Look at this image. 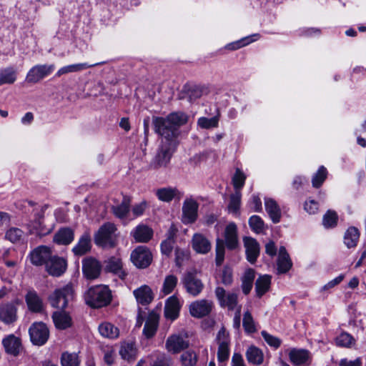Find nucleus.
Segmentation results:
<instances>
[{"instance_id": "f257e3e1", "label": "nucleus", "mask_w": 366, "mask_h": 366, "mask_svg": "<svg viewBox=\"0 0 366 366\" xmlns=\"http://www.w3.org/2000/svg\"><path fill=\"white\" fill-rule=\"evenodd\" d=\"M188 117L183 112H174L166 118L155 117L153 119L154 130L162 137L176 139L179 134V127L186 124Z\"/></svg>"}, {"instance_id": "f03ea898", "label": "nucleus", "mask_w": 366, "mask_h": 366, "mask_svg": "<svg viewBox=\"0 0 366 366\" xmlns=\"http://www.w3.org/2000/svg\"><path fill=\"white\" fill-rule=\"evenodd\" d=\"M176 147V139L169 137H162L157 154L149 164V168L152 169H158L162 167H166L169 163Z\"/></svg>"}, {"instance_id": "7ed1b4c3", "label": "nucleus", "mask_w": 366, "mask_h": 366, "mask_svg": "<svg viewBox=\"0 0 366 366\" xmlns=\"http://www.w3.org/2000/svg\"><path fill=\"white\" fill-rule=\"evenodd\" d=\"M112 300L108 287L97 285L88 290L85 295L86 303L92 307L100 308L107 306Z\"/></svg>"}, {"instance_id": "20e7f679", "label": "nucleus", "mask_w": 366, "mask_h": 366, "mask_svg": "<svg viewBox=\"0 0 366 366\" xmlns=\"http://www.w3.org/2000/svg\"><path fill=\"white\" fill-rule=\"evenodd\" d=\"M116 231L117 227L114 223H104L94 236L95 244L103 247H114L117 242Z\"/></svg>"}, {"instance_id": "39448f33", "label": "nucleus", "mask_w": 366, "mask_h": 366, "mask_svg": "<svg viewBox=\"0 0 366 366\" xmlns=\"http://www.w3.org/2000/svg\"><path fill=\"white\" fill-rule=\"evenodd\" d=\"M74 290L73 285L69 283L58 288L50 295L49 301L53 307L64 310L69 302L74 299Z\"/></svg>"}, {"instance_id": "423d86ee", "label": "nucleus", "mask_w": 366, "mask_h": 366, "mask_svg": "<svg viewBox=\"0 0 366 366\" xmlns=\"http://www.w3.org/2000/svg\"><path fill=\"white\" fill-rule=\"evenodd\" d=\"M216 342L218 345L217 360L219 362H224L229 359L230 350V338L229 332L224 327H222L216 337Z\"/></svg>"}, {"instance_id": "0eeeda50", "label": "nucleus", "mask_w": 366, "mask_h": 366, "mask_svg": "<svg viewBox=\"0 0 366 366\" xmlns=\"http://www.w3.org/2000/svg\"><path fill=\"white\" fill-rule=\"evenodd\" d=\"M215 296L222 307H227L229 310H236L238 307L237 295L234 292H227L223 287H217L214 291Z\"/></svg>"}, {"instance_id": "6e6552de", "label": "nucleus", "mask_w": 366, "mask_h": 366, "mask_svg": "<svg viewBox=\"0 0 366 366\" xmlns=\"http://www.w3.org/2000/svg\"><path fill=\"white\" fill-rule=\"evenodd\" d=\"M31 341L34 345L41 346L44 345L49 337V330L44 322H34L29 330Z\"/></svg>"}, {"instance_id": "1a4fd4ad", "label": "nucleus", "mask_w": 366, "mask_h": 366, "mask_svg": "<svg viewBox=\"0 0 366 366\" xmlns=\"http://www.w3.org/2000/svg\"><path fill=\"white\" fill-rule=\"evenodd\" d=\"M54 69V64L35 65L28 71L26 81L29 83L36 84L51 74Z\"/></svg>"}, {"instance_id": "9d476101", "label": "nucleus", "mask_w": 366, "mask_h": 366, "mask_svg": "<svg viewBox=\"0 0 366 366\" xmlns=\"http://www.w3.org/2000/svg\"><path fill=\"white\" fill-rule=\"evenodd\" d=\"M19 300L4 302L0 305V321L5 325H11L17 320V305Z\"/></svg>"}, {"instance_id": "9b49d317", "label": "nucleus", "mask_w": 366, "mask_h": 366, "mask_svg": "<svg viewBox=\"0 0 366 366\" xmlns=\"http://www.w3.org/2000/svg\"><path fill=\"white\" fill-rule=\"evenodd\" d=\"M182 283L187 293L193 297L199 295L204 288L202 280L197 277L196 274L191 272L184 274Z\"/></svg>"}, {"instance_id": "f8f14e48", "label": "nucleus", "mask_w": 366, "mask_h": 366, "mask_svg": "<svg viewBox=\"0 0 366 366\" xmlns=\"http://www.w3.org/2000/svg\"><path fill=\"white\" fill-rule=\"evenodd\" d=\"M150 251L144 246L137 247L131 254V260L139 268L147 267L152 262Z\"/></svg>"}, {"instance_id": "ddd939ff", "label": "nucleus", "mask_w": 366, "mask_h": 366, "mask_svg": "<svg viewBox=\"0 0 366 366\" xmlns=\"http://www.w3.org/2000/svg\"><path fill=\"white\" fill-rule=\"evenodd\" d=\"M189 342L187 337L179 334H173L169 336L165 342L167 350L173 354H177L189 347Z\"/></svg>"}, {"instance_id": "4468645a", "label": "nucleus", "mask_w": 366, "mask_h": 366, "mask_svg": "<svg viewBox=\"0 0 366 366\" xmlns=\"http://www.w3.org/2000/svg\"><path fill=\"white\" fill-rule=\"evenodd\" d=\"M102 271V264L96 258L88 257L82 260V272L84 276L89 280L99 277Z\"/></svg>"}, {"instance_id": "2eb2a0df", "label": "nucleus", "mask_w": 366, "mask_h": 366, "mask_svg": "<svg viewBox=\"0 0 366 366\" xmlns=\"http://www.w3.org/2000/svg\"><path fill=\"white\" fill-rule=\"evenodd\" d=\"M199 204L192 198L186 199L182 205V221L184 224L194 223L197 218Z\"/></svg>"}, {"instance_id": "dca6fc26", "label": "nucleus", "mask_w": 366, "mask_h": 366, "mask_svg": "<svg viewBox=\"0 0 366 366\" xmlns=\"http://www.w3.org/2000/svg\"><path fill=\"white\" fill-rule=\"evenodd\" d=\"M66 261L64 258L52 255L51 252L46 262V269L49 274L59 277L66 271Z\"/></svg>"}, {"instance_id": "f3484780", "label": "nucleus", "mask_w": 366, "mask_h": 366, "mask_svg": "<svg viewBox=\"0 0 366 366\" xmlns=\"http://www.w3.org/2000/svg\"><path fill=\"white\" fill-rule=\"evenodd\" d=\"M213 308V302L207 300H199L192 302L189 312L194 317L201 318L208 315Z\"/></svg>"}, {"instance_id": "a211bd4d", "label": "nucleus", "mask_w": 366, "mask_h": 366, "mask_svg": "<svg viewBox=\"0 0 366 366\" xmlns=\"http://www.w3.org/2000/svg\"><path fill=\"white\" fill-rule=\"evenodd\" d=\"M154 194L157 199L163 202L169 203L173 199H179L182 197L183 193L177 187H164L157 189Z\"/></svg>"}, {"instance_id": "6ab92c4d", "label": "nucleus", "mask_w": 366, "mask_h": 366, "mask_svg": "<svg viewBox=\"0 0 366 366\" xmlns=\"http://www.w3.org/2000/svg\"><path fill=\"white\" fill-rule=\"evenodd\" d=\"M244 246L247 259L252 264H254L259 255V244L257 241L250 237H244L243 238Z\"/></svg>"}, {"instance_id": "aec40b11", "label": "nucleus", "mask_w": 366, "mask_h": 366, "mask_svg": "<svg viewBox=\"0 0 366 366\" xmlns=\"http://www.w3.org/2000/svg\"><path fill=\"white\" fill-rule=\"evenodd\" d=\"M51 250L46 246H39L34 249L29 254L31 262L36 266L45 264L50 257Z\"/></svg>"}, {"instance_id": "412c9836", "label": "nucleus", "mask_w": 366, "mask_h": 366, "mask_svg": "<svg viewBox=\"0 0 366 366\" xmlns=\"http://www.w3.org/2000/svg\"><path fill=\"white\" fill-rule=\"evenodd\" d=\"M181 307L179 300L176 295L169 297L165 302L164 317L172 321L176 320L179 315Z\"/></svg>"}, {"instance_id": "4be33fe9", "label": "nucleus", "mask_w": 366, "mask_h": 366, "mask_svg": "<svg viewBox=\"0 0 366 366\" xmlns=\"http://www.w3.org/2000/svg\"><path fill=\"white\" fill-rule=\"evenodd\" d=\"M224 241L227 249H235L239 245L237 227L235 223H229L224 229Z\"/></svg>"}, {"instance_id": "5701e85b", "label": "nucleus", "mask_w": 366, "mask_h": 366, "mask_svg": "<svg viewBox=\"0 0 366 366\" xmlns=\"http://www.w3.org/2000/svg\"><path fill=\"white\" fill-rule=\"evenodd\" d=\"M193 249L199 254H207L211 249V242L201 233H195L192 239Z\"/></svg>"}, {"instance_id": "b1692460", "label": "nucleus", "mask_w": 366, "mask_h": 366, "mask_svg": "<svg viewBox=\"0 0 366 366\" xmlns=\"http://www.w3.org/2000/svg\"><path fill=\"white\" fill-rule=\"evenodd\" d=\"M159 316L154 312H152L149 314V316L146 320L143 328V335L150 339L153 337L158 329Z\"/></svg>"}, {"instance_id": "393cba45", "label": "nucleus", "mask_w": 366, "mask_h": 366, "mask_svg": "<svg viewBox=\"0 0 366 366\" xmlns=\"http://www.w3.org/2000/svg\"><path fill=\"white\" fill-rule=\"evenodd\" d=\"M131 199L124 197L122 202L112 207L114 216L122 220H129L130 219Z\"/></svg>"}, {"instance_id": "a878e982", "label": "nucleus", "mask_w": 366, "mask_h": 366, "mask_svg": "<svg viewBox=\"0 0 366 366\" xmlns=\"http://www.w3.org/2000/svg\"><path fill=\"white\" fill-rule=\"evenodd\" d=\"M289 358L295 366H306L310 364V352L306 350L292 349L289 353Z\"/></svg>"}, {"instance_id": "bb28decb", "label": "nucleus", "mask_w": 366, "mask_h": 366, "mask_svg": "<svg viewBox=\"0 0 366 366\" xmlns=\"http://www.w3.org/2000/svg\"><path fill=\"white\" fill-rule=\"evenodd\" d=\"M25 301L29 310L32 312H41L44 310V303L42 299L34 290H29L26 296Z\"/></svg>"}, {"instance_id": "cd10ccee", "label": "nucleus", "mask_w": 366, "mask_h": 366, "mask_svg": "<svg viewBox=\"0 0 366 366\" xmlns=\"http://www.w3.org/2000/svg\"><path fill=\"white\" fill-rule=\"evenodd\" d=\"M131 236L137 242H147L153 236V230L149 226L140 224L131 232Z\"/></svg>"}, {"instance_id": "c85d7f7f", "label": "nucleus", "mask_w": 366, "mask_h": 366, "mask_svg": "<svg viewBox=\"0 0 366 366\" xmlns=\"http://www.w3.org/2000/svg\"><path fill=\"white\" fill-rule=\"evenodd\" d=\"M5 351L11 355L17 356L21 350V340L14 335H9L2 341Z\"/></svg>"}, {"instance_id": "c756f323", "label": "nucleus", "mask_w": 366, "mask_h": 366, "mask_svg": "<svg viewBox=\"0 0 366 366\" xmlns=\"http://www.w3.org/2000/svg\"><path fill=\"white\" fill-rule=\"evenodd\" d=\"M74 239V230L69 227H62L55 233L53 241L59 245H68L72 242Z\"/></svg>"}, {"instance_id": "7c9ffc66", "label": "nucleus", "mask_w": 366, "mask_h": 366, "mask_svg": "<svg viewBox=\"0 0 366 366\" xmlns=\"http://www.w3.org/2000/svg\"><path fill=\"white\" fill-rule=\"evenodd\" d=\"M92 241L89 233L83 234L79 239L76 245L72 248V252L76 256H82L90 252Z\"/></svg>"}, {"instance_id": "2f4dec72", "label": "nucleus", "mask_w": 366, "mask_h": 366, "mask_svg": "<svg viewBox=\"0 0 366 366\" xmlns=\"http://www.w3.org/2000/svg\"><path fill=\"white\" fill-rule=\"evenodd\" d=\"M52 320L56 328L58 330H66L72 325L71 316L63 310L54 312L52 314Z\"/></svg>"}, {"instance_id": "473e14b6", "label": "nucleus", "mask_w": 366, "mask_h": 366, "mask_svg": "<svg viewBox=\"0 0 366 366\" xmlns=\"http://www.w3.org/2000/svg\"><path fill=\"white\" fill-rule=\"evenodd\" d=\"M264 207L273 223L280 222L282 217L281 209L275 200L271 198H264Z\"/></svg>"}, {"instance_id": "72a5a7b5", "label": "nucleus", "mask_w": 366, "mask_h": 366, "mask_svg": "<svg viewBox=\"0 0 366 366\" xmlns=\"http://www.w3.org/2000/svg\"><path fill=\"white\" fill-rule=\"evenodd\" d=\"M277 264L278 274H284L287 272L292 266V260L285 247H281L279 249Z\"/></svg>"}, {"instance_id": "f704fd0d", "label": "nucleus", "mask_w": 366, "mask_h": 366, "mask_svg": "<svg viewBox=\"0 0 366 366\" xmlns=\"http://www.w3.org/2000/svg\"><path fill=\"white\" fill-rule=\"evenodd\" d=\"M133 294L137 302L142 305L149 304L154 298L152 289L147 285H142L134 290Z\"/></svg>"}, {"instance_id": "c9c22d12", "label": "nucleus", "mask_w": 366, "mask_h": 366, "mask_svg": "<svg viewBox=\"0 0 366 366\" xmlns=\"http://www.w3.org/2000/svg\"><path fill=\"white\" fill-rule=\"evenodd\" d=\"M106 269L114 273L122 280H124L127 275V273L123 269L122 260L119 257H112L109 258L106 264Z\"/></svg>"}, {"instance_id": "e433bc0d", "label": "nucleus", "mask_w": 366, "mask_h": 366, "mask_svg": "<svg viewBox=\"0 0 366 366\" xmlns=\"http://www.w3.org/2000/svg\"><path fill=\"white\" fill-rule=\"evenodd\" d=\"M98 64V63L92 64H89L88 63H79L64 66L57 71V72L56 73V76H61L63 74L81 71Z\"/></svg>"}, {"instance_id": "4c0bfd02", "label": "nucleus", "mask_w": 366, "mask_h": 366, "mask_svg": "<svg viewBox=\"0 0 366 366\" xmlns=\"http://www.w3.org/2000/svg\"><path fill=\"white\" fill-rule=\"evenodd\" d=\"M24 232L19 227H11L5 232L4 238L12 244H19L23 242Z\"/></svg>"}, {"instance_id": "58836bf2", "label": "nucleus", "mask_w": 366, "mask_h": 366, "mask_svg": "<svg viewBox=\"0 0 366 366\" xmlns=\"http://www.w3.org/2000/svg\"><path fill=\"white\" fill-rule=\"evenodd\" d=\"M246 357L249 363L258 365L263 362L264 355L258 347L250 346L246 351Z\"/></svg>"}, {"instance_id": "ea45409f", "label": "nucleus", "mask_w": 366, "mask_h": 366, "mask_svg": "<svg viewBox=\"0 0 366 366\" xmlns=\"http://www.w3.org/2000/svg\"><path fill=\"white\" fill-rule=\"evenodd\" d=\"M99 332L102 337L115 339L119 337V329L110 322H103L99 326Z\"/></svg>"}, {"instance_id": "a19ab883", "label": "nucleus", "mask_w": 366, "mask_h": 366, "mask_svg": "<svg viewBox=\"0 0 366 366\" xmlns=\"http://www.w3.org/2000/svg\"><path fill=\"white\" fill-rule=\"evenodd\" d=\"M16 71L14 67L9 66L0 69V86L12 84L16 80Z\"/></svg>"}, {"instance_id": "79ce46f5", "label": "nucleus", "mask_w": 366, "mask_h": 366, "mask_svg": "<svg viewBox=\"0 0 366 366\" xmlns=\"http://www.w3.org/2000/svg\"><path fill=\"white\" fill-rule=\"evenodd\" d=\"M271 284V276L264 274L259 276L256 280L255 290L257 295L261 297L265 292H267L270 287Z\"/></svg>"}, {"instance_id": "37998d69", "label": "nucleus", "mask_w": 366, "mask_h": 366, "mask_svg": "<svg viewBox=\"0 0 366 366\" xmlns=\"http://www.w3.org/2000/svg\"><path fill=\"white\" fill-rule=\"evenodd\" d=\"M137 348L134 342H124L120 348L121 357L127 361L133 360L137 356Z\"/></svg>"}, {"instance_id": "c03bdc74", "label": "nucleus", "mask_w": 366, "mask_h": 366, "mask_svg": "<svg viewBox=\"0 0 366 366\" xmlns=\"http://www.w3.org/2000/svg\"><path fill=\"white\" fill-rule=\"evenodd\" d=\"M360 237L358 229L354 227H350L344 236V243L347 248H352L357 246Z\"/></svg>"}, {"instance_id": "a18cd8bd", "label": "nucleus", "mask_w": 366, "mask_h": 366, "mask_svg": "<svg viewBox=\"0 0 366 366\" xmlns=\"http://www.w3.org/2000/svg\"><path fill=\"white\" fill-rule=\"evenodd\" d=\"M177 282L178 278L177 276L174 274L167 275L162 284L161 293H162L163 295H167L172 293L177 287Z\"/></svg>"}, {"instance_id": "49530a36", "label": "nucleus", "mask_w": 366, "mask_h": 366, "mask_svg": "<svg viewBox=\"0 0 366 366\" xmlns=\"http://www.w3.org/2000/svg\"><path fill=\"white\" fill-rule=\"evenodd\" d=\"M242 325L245 332L247 334H252L257 331L255 322L250 312L247 311L244 312Z\"/></svg>"}, {"instance_id": "de8ad7c7", "label": "nucleus", "mask_w": 366, "mask_h": 366, "mask_svg": "<svg viewBox=\"0 0 366 366\" xmlns=\"http://www.w3.org/2000/svg\"><path fill=\"white\" fill-rule=\"evenodd\" d=\"M246 175L245 174L239 169H236L235 173L232 177V183L234 188L235 189V192L241 190V189L243 187L245 180H246Z\"/></svg>"}, {"instance_id": "09e8293b", "label": "nucleus", "mask_w": 366, "mask_h": 366, "mask_svg": "<svg viewBox=\"0 0 366 366\" xmlns=\"http://www.w3.org/2000/svg\"><path fill=\"white\" fill-rule=\"evenodd\" d=\"M249 225L252 230L257 234L262 233L264 230V223L257 215H253L249 219Z\"/></svg>"}, {"instance_id": "8fccbe9b", "label": "nucleus", "mask_w": 366, "mask_h": 366, "mask_svg": "<svg viewBox=\"0 0 366 366\" xmlns=\"http://www.w3.org/2000/svg\"><path fill=\"white\" fill-rule=\"evenodd\" d=\"M61 363L62 366H79V360L76 353L64 352L61 355Z\"/></svg>"}, {"instance_id": "3c124183", "label": "nucleus", "mask_w": 366, "mask_h": 366, "mask_svg": "<svg viewBox=\"0 0 366 366\" xmlns=\"http://www.w3.org/2000/svg\"><path fill=\"white\" fill-rule=\"evenodd\" d=\"M241 192H235L230 196L228 209L230 212L236 214L239 209L241 203Z\"/></svg>"}, {"instance_id": "603ef678", "label": "nucleus", "mask_w": 366, "mask_h": 366, "mask_svg": "<svg viewBox=\"0 0 366 366\" xmlns=\"http://www.w3.org/2000/svg\"><path fill=\"white\" fill-rule=\"evenodd\" d=\"M327 169L321 166L317 173L313 176L312 183L314 187L318 188L322 185L325 179L327 178Z\"/></svg>"}, {"instance_id": "864d4df0", "label": "nucleus", "mask_w": 366, "mask_h": 366, "mask_svg": "<svg viewBox=\"0 0 366 366\" xmlns=\"http://www.w3.org/2000/svg\"><path fill=\"white\" fill-rule=\"evenodd\" d=\"M219 117L217 116L212 118L200 117L197 121V124L202 129H210L218 126Z\"/></svg>"}, {"instance_id": "5fc2aeb1", "label": "nucleus", "mask_w": 366, "mask_h": 366, "mask_svg": "<svg viewBox=\"0 0 366 366\" xmlns=\"http://www.w3.org/2000/svg\"><path fill=\"white\" fill-rule=\"evenodd\" d=\"M184 366H194L197 361V356L193 351L184 352L180 357Z\"/></svg>"}, {"instance_id": "6e6d98bb", "label": "nucleus", "mask_w": 366, "mask_h": 366, "mask_svg": "<svg viewBox=\"0 0 366 366\" xmlns=\"http://www.w3.org/2000/svg\"><path fill=\"white\" fill-rule=\"evenodd\" d=\"M147 207L148 202L146 200H142V202L134 204L132 208V217L129 219V220L134 219L138 217L143 215Z\"/></svg>"}, {"instance_id": "4d7b16f0", "label": "nucleus", "mask_w": 366, "mask_h": 366, "mask_svg": "<svg viewBox=\"0 0 366 366\" xmlns=\"http://www.w3.org/2000/svg\"><path fill=\"white\" fill-rule=\"evenodd\" d=\"M254 37H259V35L258 34H254L252 36H247V37H245L244 39H242L241 40L239 41H237L236 42H234L232 44H228L227 46V48L230 49V50H236V49H238L241 47H243L249 44H250L251 42H253L255 40L257 39V38L254 39Z\"/></svg>"}, {"instance_id": "13d9d810", "label": "nucleus", "mask_w": 366, "mask_h": 366, "mask_svg": "<svg viewBox=\"0 0 366 366\" xmlns=\"http://www.w3.org/2000/svg\"><path fill=\"white\" fill-rule=\"evenodd\" d=\"M337 214L334 211L329 210L324 216L322 223L325 227H334L337 224Z\"/></svg>"}, {"instance_id": "bf43d9fd", "label": "nucleus", "mask_w": 366, "mask_h": 366, "mask_svg": "<svg viewBox=\"0 0 366 366\" xmlns=\"http://www.w3.org/2000/svg\"><path fill=\"white\" fill-rule=\"evenodd\" d=\"M224 259V244L223 240L217 239L216 244V264L220 266Z\"/></svg>"}, {"instance_id": "052dcab7", "label": "nucleus", "mask_w": 366, "mask_h": 366, "mask_svg": "<svg viewBox=\"0 0 366 366\" xmlns=\"http://www.w3.org/2000/svg\"><path fill=\"white\" fill-rule=\"evenodd\" d=\"M354 343L353 337L347 332L341 333L336 338V344L339 346L350 347Z\"/></svg>"}, {"instance_id": "680f3d73", "label": "nucleus", "mask_w": 366, "mask_h": 366, "mask_svg": "<svg viewBox=\"0 0 366 366\" xmlns=\"http://www.w3.org/2000/svg\"><path fill=\"white\" fill-rule=\"evenodd\" d=\"M207 89L204 86H194L189 93V99L190 102L195 101L204 94H207Z\"/></svg>"}, {"instance_id": "e2e57ef3", "label": "nucleus", "mask_w": 366, "mask_h": 366, "mask_svg": "<svg viewBox=\"0 0 366 366\" xmlns=\"http://www.w3.org/2000/svg\"><path fill=\"white\" fill-rule=\"evenodd\" d=\"M46 208V206L41 207L39 209H35V214H34V229L38 230L41 227L42 225V219L44 218V211Z\"/></svg>"}, {"instance_id": "0e129e2a", "label": "nucleus", "mask_w": 366, "mask_h": 366, "mask_svg": "<svg viewBox=\"0 0 366 366\" xmlns=\"http://www.w3.org/2000/svg\"><path fill=\"white\" fill-rule=\"evenodd\" d=\"M261 335L264 341L270 346L278 348L281 345V340L278 337L273 336L266 331H262Z\"/></svg>"}, {"instance_id": "69168bd1", "label": "nucleus", "mask_w": 366, "mask_h": 366, "mask_svg": "<svg viewBox=\"0 0 366 366\" xmlns=\"http://www.w3.org/2000/svg\"><path fill=\"white\" fill-rule=\"evenodd\" d=\"M174 241L170 239H166L161 243V251L162 254L169 256L173 249Z\"/></svg>"}, {"instance_id": "338daca9", "label": "nucleus", "mask_w": 366, "mask_h": 366, "mask_svg": "<svg viewBox=\"0 0 366 366\" xmlns=\"http://www.w3.org/2000/svg\"><path fill=\"white\" fill-rule=\"evenodd\" d=\"M221 282L224 285H230L232 282V272L230 269L224 268L221 275Z\"/></svg>"}, {"instance_id": "774afa93", "label": "nucleus", "mask_w": 366, "mask_h": 366, "mask_svg": "<svg viewBox=\"0 0 366 366\" xmlns=\"http://www.w3.org/2000/svg\"><path fill=\"white\" fill-rule=\"evenodd\" d=\"M304 209L310 214H315L318 210V203L312 199L306 201L304 204Z\"/></svg>"}]
</instances>
